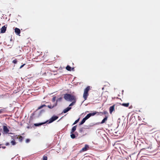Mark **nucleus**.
<instances>
[{"mask_svg": "<svg viewBox=\"0 0 160 160\" xmlns=\"http://www.w3.org/2000/svg\"><path fill=\"white\" fill-rule=\"evenodd\" d=\"M43 107L42 105L39 107L36 110L33 112V113H32V116L35 115V118H38L40 116H41L42 114L44 113L45 112V110L44 109H42L39 112H38L37 111L39 110L41 108H42Z\"/></svg>", "mask_w": 160, "mask_h": 160, "instance_id": "nucleus-1", "label": "nucleus"}, {"mask_svg": "<svg viewBox=\"0 0 160 160\" xmlns=\"http://www.w3.org/2000/svg\"><path fill=\"white\" fill-rule=\"evenodd\" d=\"M63 98L66 101L71 102L76 99L75 96L69 93L65 94Z\"/></svg>", "mask_w": 160, "mask_h": 160, "instance_id": "nucleus-2", "label": "nucleus"}, {"mask_svg": "<svg viewBox=\"0 0 160 160\" xmlns=\"http://www.w3.org/2000/svg\"><path fill=\"white\" fill-rule=\"evenodd\" d=\"M90 89V87L89 86H88L84 90V92L83 94V97L85 100H86L88 96V92Z\"/></svg>", "mask_w": 160, "mask_h": 160, "instance_id": "nucleus-3", "label": "nucleus"}, {"mask_svg": "<svg viewBox=\"0 0 160 160\" xmlns=\"http://www.w3.org/2000/svg\"><path fill=\"white\" fill-rule=\"evenodd\" d=\"M58 118V117L56 115L53 116L48 120H47L46 121V122H48V123H51L53 122V121L57 120Z\"/></svg>", "mask_w": 160, "mask_h": 160, "instance_id": "nucleus-4", "label": "nucleus"}, {"mask_svg": "<svg viewBox=\"0 0 160 160\" xmlns=\"http://www.w3.org/2000/svg\"><path fill=\"white\" fill-rule=\"evenodd\" d=\"M3 134L8 133V132H9V130L8 127L6 126H3Z\"/></svg>", "mask_w": 160, "mask_h": 160, "instance_id": "nucleus-5", "label": "nucleus"}, {"mask_svg": "<svg viewBox=\"0 0 160 160\" xmlns=\"http://www.w3.org/2000/svg\"><path fill=\"white\" fill-rule=\"evenodd\" d=\"M14 30H15V33H16V34L17 35H18L19 36H20V32H21V31H20V29L17 28H16L15 29H14Z\"/></svg>", "mask_w": 160, "mask_h": 160, "instance_id": "nucleus-6", "label": "nucleus"}, {"mask_svg": "<svg viewBox=\"0 0 160 160\" xmlns=\"http://www.w3.org/2000/svg\"><path fill=\"white\" fill-rule=\"evenodd\" d=\"M72 109L71 107H68L66 108L65 109L63 110V112H62V113H66L68 112V111H70Z\"/></svg>", "mask_w": 160, "mask_h": 160, "instance_id": "nucleus-7", "label": "nucleus"}, {"mask_svg": "<svg viewBox=\"0 0 160 160\" xmlns=\"http://www.w3.org/2000/svg\"><path fill=\"white\" fill-rule=\"evenodd\" d=\"M115 105L114 104L110 107L109 108V112L110 114H111L112 112L114 110V107L115 106Z\"/></svg>", "mask_w": 160, "mask_h": 160, "instance_id": "nucleus-8", "label": "nucleus"}, {"mask_svg": "<svg viewBox=\"0 0 160 160\" xmlns=\"http://www.w3.org/2000/svg\"><path fill=\"white\" fill-rule=\"evenodd\" d=\"M89 148L88 145L86 144L84 147L80 151V152L85 151L88 150V148Z\"/></svg>", "mask_w": 160, "mask_h": 160, "instance_id": "nucleus-9", "label": "nucleus"}, {"mask_svg": "<svg viewBox=\"0 0 160 160\" xmlns=\"http://www.w3.org/2000/svg\"><path fill=\"white\" fill-rule=\"evenodd\" d=\"M7 27L5 26H3L1 28V32L2 33H5L6 31Z\"/></svg>", "mask_w": 160, "mask_h": 160, "instance_id": "nucleus-10", "label": "nucleus"}, {"mask_svg": "<svg viewBox=\"0 0 160 160\" xmlns=\"http://www.w3.org/2000/svg\"><path fill=\"white\" fill-rule=\"evenodd\" d=\"M46 123V122H41L39 123H36L34 124V125L36 127H38L41 125H42Z\"/></svg>", "mask_w": 160, "mask_h": 160, "instance_id": "nucleus-11", "label": "nucleus"}, {"mask_svg": "<svg viewBox=\"0 0 160 160\" xmlns=\"http://www.w3.org/2000/svg\"><path fill=\"white\" fill-rule=\"evenodd\" d=\"M108 118V116H106L103 119L101 122H100L101 124H103L107 120Z\"/></svg>", "mask_w": 160, "mask_h": 160, "instance_id": "nucleus-12", "label": "nucleus"}, {"mask_svg": "<svg viewBox=\"0 0 160 160\" xmlns=\"http://www.w3.org/2000/svg\"><path fill=\"white\" fill-rule=\"evenodd\" d=\"M86 120L87 119L85 118H83L82 120L80 122H79V125H81L83 124L85 122Z\"/></svg>", "mask_w": 160, "mask_h": 160, "instance_id": "nucleus-13", "label": "nucleus"}, {"mask_svg": "<svg viewBox=\"0 0 160 160\" xmlns=\"http://www.w3.org/2000/svg\"><path fill=\"white\" fill-rule=\"evenodd\" d=\"M77 126V125H75V126H73L72 128L71 131V133L74 132H75V130L76 129Z\"/></svg>", "mask_w": 160, "mask_h": 160, "instance_id": "nucleus-14", "label": "nucleus"}, {"mask_svg": "<svg viewBox=\"0 0 160 160\" xmlns=\"http://www.w3.org/2000/svg\"><path fill=\"white\" fill-rule=\"evenodd\" d=\"M6 111V108H3L1 109H0V114L5 113Z\"/></svg>", "mask_w": 160, "mask_h": 160, "instance_id": "nucleus-15", "label": "nucleus"}, {"mask_svg": "<svg viewBox=\"0 0 160 160\" xmlns=\"http://www.w3.org/2000/svg\"><path fill=\"white\" fill-rule=\"evenodd\" d=\"M70 136L71 138L72 139H74L76 137V136L75 135V134H74V132L71 133V132H70Z\"/></svg>", "mask_w": 160, "mask_h": 160, "instance_id": "nucleus-16", "label": "nucleus"}, {"mask_svg": "<svg viewBox=\"0 0 160 160\" xmlns=\"http://www.w3.org/2000/svg\"><path fill=\"white\" fill-rule=\"evenodd\" d=\"M76 102V99L73 100L72 102L69 104L68 107H71V106L73 105Z\"/></svg>", "mask_w": 160, "mask_h": 160, "instance_id": "nucleus-17", "label": "nucleus"}, {"mask_svg": "<svg viewBox=\"0 0 160 160\" xmlns=\"http://www.w3.org/2000/svg\"><path fill=\"white\" fill-rule=\"evenodd\" d=\"M122 105L125 107H128L129 105V103H123L122 104Z\"/></svg>", "mask_w": 160, "mask_h": 160, "instance_id": "nucleus-18", "label": "nucleus"}, {"mask_svg": "<svg viewBox=\"0 0 160 160\" xmlns=\"http://www.w3.org/2000/svg\"><path fill=\"white\" fill-rule=\"evenodd\" d=\"M62 99V98L61 97L57 98L56 100V101L57 102H61Z\"/></svg>", "mask_w": 160, "mask_h": 160, "instance_id": "nucleus-19", "label": "nucleus"}, {"mask_svg": "<svg viewBox=\"0 0 160 160\" xmlns=\"http://www.w3.org/2000/svg\"><path fill=\"white\" fill-rule=\"evenodd\" d=\"M96 113H97V112H93L90 113H89L90 114V117H91L92 116H93L95 115L96 114Z\"/></svg>", "mask_w": 160, "mask_h": 160, "instance_id": "nucleus-20", "label": "nucleus"}, {"mask_svg": "<svg viewBox=\"0 0 160 160\" xmlns=\"http://www.w3.org/2000/svg\"><path fill=\"white\" fill-rule=\"evenodd\" d=\"M80 118H78V119L76 120L72 124V125H73L76 124H77L79 121Z\"/></svg>", "mask_w": 160, "mask_h": 160, "instance_id": "nucleus-21", "label": "nucleus"}, {"mask_svg": "<svg viewBox=\"0 0 160 160\" xmlns=\"http://www.w3.org/2000/svg\"><path fill=\"white\" fill-rule=\"evenodd\" d=\"M47 107H48L50 109H52L54 108V106L51 105H47Z\"/></svg>", "mask_w": 160, "mask_h": 160, "instance_id": "nucleus-22", "label": "nucleus"}, {"mask_svg": "<svg viewBox=\"0 0 160 160\" xmlns=\"http://www.w3.org/2000/svg\"><path fill=\"white\" fill-rule=\"evenodd\" d=\"M18 61L17 59H15L14 60L12 61V63L14 64H16L18 62Z\"/></svg>", "mask_w": 160, "mask_h": 160, "instance_id": "nucleus-23", "label": "nucleus"}, {"mask_svg": "<svg viewBox=\"0 0 160 160\" xmlns=\"http://www.w3.org/2000/svg\"><path fill=\"white\" fill-rule=\"evenodd\" d=\"M91 117L90 116V114H89V113H88V114L84 118H86V119L87 120L89 118H90Z\"/></svg>", "mask_w": 160, "mask_h": 160, "instance_id": "nucleus-24", "label": "nucleus"}, {"mask_svg": "<svg viewBox=\"0 0 160 160\" xmlns=\"http://www.w3.org/2000/svg\"><path fill=\"white\" fill-rule=\"evenodd\" d=\"M65 68L67 69V70H71V67L69 65H67V66Z\"/></svg>", "mask_w": 160, "mask_h": 160, "instance_id": "nucleus-25", "label": "nucleus"}, {"mask_svg": "<svg viewBox=\"0 0 160 160\" xmlns=\"http://www.w3.org/2000/svg\"><path fill=\"white\" fill-rule=\"evenodd\" d=\"M11 143L12 145H14L16 144V142L14 140H12L11 141Z\"/></svg>", "mask_w": 160, "mask_h": 160, "instance_id": "nucleus-26", "label": "nucleus"}, {"mask_svg": "<svg viewBox=\"0 0 160 160\" xmlns=\"http://www.w3.org/2000/svg\"><path fill=\"white\" fill-rule=\"evenodd\" d=\"M56 99V96H53L52 98V101L53 102H54L55 101Z\"/></svg>", "mask_w": 160, "mask_h": 160, "instance_id": "nucleus-27", "label": "nucleus"}, {"mask_svg": "<svg viewBox=\"0 0 160 160\" xmlns=\"http://www.w3.org/2000/svg\"><path fill=\"white\" fill-rule=\"evenodd\" d=\"M48 158L47 156H44L43 157V160H47Z\"/></svg>", "mask_w": 160, "mask_h": 160, "instance_id": "nucleus-28", "label": "nucleus"}, {"mask_svg": "<svg viewBox=\"0 0 160 160\" xmlns=\"http://www.w3.org/2000/svg\"><path fill=\"white\" fill-rule=\"evenodd\" d=\"M83 128H80V129H79V132L80 133H81L83 131Z\"/></svg>", "mask_w": 160, "mask_h": 160, "instance_id": "nucleus-29", "label": "nucleus"}, {"mask_svg": "<svg viewBox=\"0 0 160 160\" xmlns=\"http://www.w3.org/2000/svg\"><path fill=\"white\" fill-rule=\"evenodd\" d=\"M101 113L104 114H108V112L106 111H104L103 112H101Z\"/></svg>", "mask_w": 160, "mask_h": 160, "instance_id": "nucleus-30", "label": "nucleus"}, {"mask_svg": "<svg viewBox=\"0 0 160 160\" xmlns=\"http://www.w3.org/2000/svg\"><path fill=\"white\" fill-rule=\"evenodd\" d=\"M74 134H75V136L76 137H77L78 136V133L77 132H75V133Z\"/></svg>", "mask_w": 160, "mask_h": 160, "instance_id": "nucleus-31", "label": "nucleus"}, {"mask_svg": "<svg viewBox=\"0 0 160 160\" xmlns=\"http://www.w3.org/2000/svg\"><path fill=\"white\" fill-rule=\"evenodd\" d=\"M49 74V73H48V72H47V73H46V72H44L43 73L42 75H43L44 76H45V75H47V74Z\"/></svg>", "mask_w": 160, "mask_h": 160, "instance_id": "nucleus-32", "label": "nucleus"}, {"mask_svg": "<svg viewBox=\"0 0 160 160\" xmlns=\"http://www.w3.org/2000/svg\"><path fill=\"white\" fill-rule=\"evenodd\" d=\"M58 103V102H57V101H56V103L53 105V106H54V107L56 106L57 105Z\"/></svg>", "mask_w": 160, "mask_h": 160, "instance_id": "nucleus-33", "label": "nucleus"}, {"mask_svg": "<svg viewBox=\"0 0 160 160\" xmlns=\"http://www.w3.org/2000/svg\"><path fill=\"white\" fill-rule=\"evenodd\" d=\"M29 141H30V140L28 139H27L26 140V143H28L29 142Z\"/></svg>", "mask_w": 160, "mask_h": 160, "instance_id": "nucleus-34", "label": "nucleus"}, {"mask_svg": "<svg viewBox=\"0 0 160 160\" xmlns=\"http://www.w3.org/2000/svg\"><path fill=\"white\" fill-rule=\"evenodd\" d=\"M25 64H23V65L21 66L20 67V68H21L22 67L25 65Z\"/></svg>", "mask_w": 160, "mask_h": 160, "instance_id": "nucleus-35", "label": "nucleus"}, {"mask_svg": "<svg viewBox=\"0 0 160 160\" xmlns=\"http://www.w3.org/2000/svg\"><path fill=\"white\" fill-rule=\"evenodd\" d=\"M52 72H53L54 73L53 74L52 73V74H53L54 75H55L56 74V73H55L57 71H52Z\"/></svg>", "mask_w": 160, "mask_h": 160, "instance_id": "nucleus-36", "label": "nucleus"}, {"mask_svg": "<svg viewBox=\"0 0 160 160\" xmlns=\"http://www.w3.org/2000/svg\"><path fill=\"white\" fill-rule=\"evenodd\" d=\"M9 144H9V142H7L5 144L6 146H8Z\"/></svg>", "mask_w": 160, "mask_h": 160, "instance_id": "nucleus-37", "label": "nucleus"}, {"mask_svg": "<svg viewBox=\"0 0 160 160\" xmlns=\"http://www.w3.org/2000/svg\"><path fill=\"white\" fill-rule=\"evenodd\" d=\"M42 105L43 107H47V105L44 104H42Z\"/></svg>", "mask_w": 160, "mask_h": 160, "instance_id": "nucleus-38", "label": "nucleus"}, {"mask_svg": "<svg viewBox=\"0 0 160 160\" xmlns=\"http://www.w3.org/2000/svg\"><path fill=\"white\" fill-rule=\"evenodd\" d=\"M85 128L86 129H89V127L88 126H86V128Z\"/></svg>", "mask_w": 160, "mask_h": 160, "instance_id": "nucleus-39", "label": "nucleus"}, {"mask_svg": "<svg viewBox=\"0 0 160 160\" xmlns=\"http://www.w3.org/2000/svg\"><path fill=\"white\" fill-rule=\"evenodd\" d=\"M2 147L3 148V149H5V148H6V147H5V146H2Z\"/></svg>", "mask_w": 160, "mask_h": 160, "instance_id": "nucleus-40", "label": "nucleus"}, {"mask_svg": "<svg viewBox=\"0 0 160 160\" xmlns=\"http://www.w3.org/2000/svg\"><path fill=\"white\" fill-rule=\"evenodd\" d=\"M74 67L72 68H71V70H74Z\"/></svg>", "mask_w": 160, "mask_h": 160, "instance_id": "nucleus-41", "label": "nucleus"}, {"mask_svg": "<svg viewBox=\"0 0 160 160\" xmlns=\"http://www.w3.org/2000/svg\"><path fill=\"white\" fill-rule=\"evenodd\" d=\"M60 68H61V69H64L65 68L64 67H63V68H62L61 67Z\"/></svg>", "mask_w": 160, "mask_h": 160, "instance_id": "nucleus-42", "label": "nucleus"}, {"mask_svg": "<svg viewBox=\"0 0 160 160\" xmlns=\"http://www.w3.org/2000/svg\"><path fill=\"white\" fill-rule=\"evenodd\" d=\"M2 145V144H0V148H2V147H1V146Z\"/></svg>", "mask_w": 160, "mask_h": 160, "instance_id": "nucleus-43", "label": "nucleus"}, {"mask_svg": "<svg viewBox=\"0 0 160 160\" xmlns=\"http://www.w3.org/2000/svg\"><path fill=\"white\" fill-rule=\"evenodd\" d=\"M123 92H124L123 90H122V94H123Z\"/></svg>", "mask_w": 160, "mask_h": 160, "instance_id": "nucleus-44", "label": "nucleus"}, {"mask_svg": "<svg viewBox=\"0 0 160 160\" xmlns=\"http://www.w3.org/2000/svg\"><path fill=\"white\" fill-rule=\"evenodd\" d=\"M48 102H46V104H48Z\"/></svg>", "mask_w": 160, "mask_h": 160, "instance_id": "nucleus-45", "label": "nucleus"}, {"mask_svg": "<svg viewBox=\"0 0 160 160\" xmlns=\"http://www.w3.org/2000/svg\"><path fill=\"white\" fill-rule=\"evenodd\" d=\"M12 37H11V39H10V41H12Z\"/></svg>", "mask_w": 160, "mask_h": 160, "instance_id": "nucleus-46", "label": "nucleus"}, {"mask_svg": "<svg viewBox=\"0 0 160 160\" xmlns=\"http://www.w3.org/2000/svg\"><path fill=\"white\" fill-rule=\"evenodd\" d=\"M103 89H104V88H102V89L103 90Z\"/></svg>", "mask_w": 160, "mask_h": 160, "instance_id": "nucleus-47", "label": "nucleus"}, {"mask_svg": "<svg viewBox=\"0 0 160 160\" xmlns=\"http://www.w3.org/2000/svg\"><path fill=\"white\" fill-rule=\"evenodd\" d=\"M28 128H29V127H27Z\"/></svg>", "mask_w": 160, "mask_h": 160, "instance_id": "nucleus-48", "label": "nucleus"}]
</instances>
